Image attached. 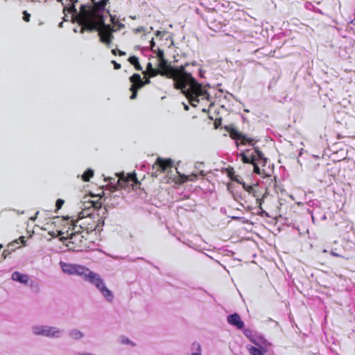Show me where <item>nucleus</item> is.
<instances>
[{
  "label": "nucleus",
  "mask_w": 355,
  "mask_h": 355,
  "mask_svg": "<svg viewBox=\"0 0 355 355\" xmlns=\"http://www.w3.org/2000/svg\"><path fill=\"white\" fill-rule=\"evenodd\" d=\"M159 61L160 75L172 79L174 88L181 90L192 106H196L201 100H209L207 91L186 71L188 64L174 67L168 64L165 58Z\"/></svg>",
  "instance_id": "nucleus-1"
},
{
  "label": "nucleus",
  "mask_w": 355,
  "mask_h": 355,
  "mask_svg": "<svg viewBox=\"0 0 355 355\" xmlns=\"http://www.w3.org/2000/svg\"><path fill=\"white\" fill-rule=\"evenodd\" d=\"M110 0H100L94 4H82L76 21L81 26L80 33L93 32L99 25L103 24L105 6Z\"/></svg>",
  "instance_id": "nucleus-2"
},
{
  "label": "nucleus",
  "mask_w": 355,
  "mask_h": 355,
  "mask_svg": "<svg viewBox=\"0 0 355 355\" xmlns=\"http://www.w3.org/2000/svg\"><path fill=\"white\" fill-rule=\"evenodd\" d=\"M62 227L52 232V235L60 236V239L65 242V245L73 251H83L89 247V235L80 229H73V225L65 223H55Z\"/></svg>",
  "instance_id": "nucleus-3"
},
{
  "label": "nucleus",
  "mask_w": 355,
  "mask_h": 355,
  "mask_svg": "<svg viewBox=\"0 0 355 355\" xmlns=\"http://www.w3.org/2000/svg\"><path fill=\"white\" fill-rule=\"evenodd\" d=\"M57 216L53 218V223H65L67 225H73V229H80L89 235L90 232L96 230L97 224L91 217L80 216Z\"/></svg>",
  "instance_id": "nucleus-4"
},
{
  "label": "nucleus",
  "mask_w": 355,
  "mask_h": 355,
  "mask_svg": "<svg viewBox=\"0 0 355 355\" xmlns=\"http://www.w3.org/2000/svg\"><path fill=\"white\" fill-rule=\"evenodd\" d=\"M250 150L240 153L241 160L245 164H252L253 165L254 173L261 175L262 178L268 176L264 169H261L259 164L264 166L268 159L264 157L263 153L258 147H254V154H249Z\"/></svg>",
  "instance_id": "nucleus-5"
},
{
  "label": "nucleus",
  "mask_w": 355,
  "mask_h": 355,
  "mask_svg": "<svg viewBox=\"0 0 355 355\" xmlns=\"http://www.w3.org/2000/svg\"><path fill=\"white\" fill-rule=\"evenodd\" d=\"M83 278L85 280L94 284L108 302H112L113 301L114 295L112 292L106 287L103 279L98 274L87 268V271L85 272Z\"/></svg>",
  "instance_id": "nucleus-6"
},
{
  "label": "nucleus",
  "mask_w": 355,
  "mask_h": 355,
  "mask_svg": "<svg viewBox=\"0 0 355 355\" xmlns=\"http://www.w3.org/2000/svg\"><path fill=\"white\" fill-rule=\"evenodd\" d=\"M98 31V35L100 37V41L102 43L105 44L109 46L112 41L114 37L112 33L115 32L116 30L114 29L112 26L110 24H105V20H103V24L99 25L96 29H94L93 31Z\"/></svg>",
  "instance_id": "nucleus-7"
},
{
  "label": "nucleus",
  "mask_w": 355,
  "mask_h": 355,
  "mask_svg": "<svg viewBox=\"0 0 355 355\" xmlns=\"http://www.w3.org/2000/svg\"><path fill=\"white\" fill-rule=\"evenodd\" d=\"M230 137L236 141V146L239 145H250L254 146L257 141L252 137H248L241 132H239L236 128H230L229 130Z\"/></svg>",
  "instance_id": "nucleus-8"
},
{
  "label": "nucleus",
  "mask_w": 355,
  "mask_h": 355,
  "mask_svg": "<svg viewBox=\"0 0 355 355\" xmlns=\"http://www.w3.org/2000/svg\"><path fill=\"white\" fill-rule=\"evenodd\" d=\"M173 167V162L171 159H163L162 157H157L153 166V168L155 169V172L153 173L152 175L157 177L158 172H168V171L171 170Z\"/></svg>",
  "instance_id": "nucleus-9"
},
{
  "label": "nucleus",
  "mask_w": 355,
  "mask_h": 355,
  "mask_svg": "<svg viewBox=\"0 0 355 355\" xmlns=\"http://www.w3.org/2000/svg\"><path fill=\"white\" fill-rule=\"evenodd\" d=\"M60 266L62 271L64 273L69 275H76L81 277H84L85 272L87 271V268L85 266L78 265V264H72L67 263L64 262H60Z\"/></svg>",
  "instance_id": "nucleus-10"
},
{
  "label": "nucleus",
  "mask_w": 355,
  "mask_h": 355,
  "mask_svg": "<svg viewBox=\"0 0 355 355\" xmlns=\"http://www.w3.org/2000/svg\"><path fill=\"white\" fill-rule=\"evenodd\" d=\"M130 81L131 83V87L130 90L132 92L130 99H135L137 96L138 90L144 87L143 80L139 73H134L130 77Z\"/></svg>",
  "instance_id": "nucleus-11"
},
{
  "label": "nucleus",
  "mask_w": 355,
  "mask_h": 355,
  "mask_svg": "<svg viewBox=\"0 0 355 355\" xmlns=\"http://www.w3.org/2000/svg\"><path fill=\"white\" fill-rule=\"evenodd\" d=\"M117 176L119 177L118 184L121 187H125L130 183H131L132 185H133V184H140L135 173H127L126 175L122 173L118 174Z\"/></svg>",
  "instance_id": "nucleus-12"
},
{
  "label": "nucleus",
  "mask_w": 355,
  "mask_h": 355,
  "mask_svg": "<svg viewBox=\"0 0 355 355\" xmlns=\"http://www.w3.org/2000/svg\"><path fill=\"white\" fill-rule=\"evenodd\" d=\"M33 331L35 334L48 337H58L60 332L55 327H35Z\"/></svg>",
  "instance_id": "nucleus-13"
},
{
  "label": "nucleus",
  "mask_w": 355,
  "mask_h": 355,
  "mask_svg": "<svg viewBox=\"0 0 355 355\" xmlns=\"http://www.w3.org/2000/svg\"><path fill=\"white\" fill-rule=\"evenodd\" d=\"M250 194L256 198V203L260 210L259 212V214L263 216V214H266V211L262 209V204L263 202V198L266 196V192L262 193V191H260V187L259 185L256 184Z\"/></svg>",
  "instance_id": "nucleus-14"
},
{
  "label": "nucleus",
  "mask_w": 355,
  "mask_h": 355,
  "mask_svg": "<svg viewBox=\"0 0 355 355\" xmlns=\"http://www.w3.org/2000/svg\"><path fill=\"white\" fill-rule=\"evenodd\" d=\"M227 320L230 324L236 327L238 329H243L244 328V322L236 313L228 315Z\"/></svg>",
  "instance_id": "nucleus-15"
},
{
  "label": "nucleus",
  "mask_w": 355,
  "mask_h": 355,
  "mask_svg": "<svg viewBox=\"0 0 355 355\" xmlns=\"http://www.w3.org/2000/svg\"><path fill=\"white\" fill-rule=\"evenodd\" d=\"M257 347L261 348L263 349L269 350L271 347L272 344L265 339L262 336L257 334L256 337L252 341Z\"/></svg>",
  "instance_id": "nucleus-16"
},
{
  "label": "nucleus",
  "mask_w": 355,
  "mask_h": 355,
  "mask_svg": "<svg viewBox=\"0 0 355 355\" xmlns=\"http://www.w3.org/2000/svg\"><path fill=\"white\" fill-rule=\"evenodd\" d=\"M12 279L14 281L19 282L22 284H27L29 280V277L27 275L20 273L17 271H15L12 274Z\"/></svg>",
  "instance_id": "nucleus-17"
},
{
  "label": "nucleus",
  "mask_w": 355,
  "mask_h": 355,
  "mask_svg": "<svg viewBox=\"0 0 355 355\" xmlns=\"http://www.w3.org/2000/svg\"><path fill=\"white\" fill-rule=\"evenodd\" d=\"M143 74L148 75L150 77H155L159 74L160 75V71L159 69L153 68L151 62H148L146 66V70L143 71Z\"/></svg>",
  "instance_id": "nucleus-18"
},
{
  "label": "nucleus",
  "mask_w": 355,
  "mask_h": 355,
  "mask_svg": "<svg viewBox=\"0 0 355 355\" xmlns=\"http://www.w3.org/2000/svg\"><path fill=\"white\" fill-rule=\"evenodd\" d=\"M248 351L251 355H264L268 350L251 346L248 348Z\"/></svg>",
  "instance_id": "nucleus-19"
},
{
  "label": "nucleus",
  "mask_w": 355,
  "mask_h": 355,
  "mask_svg": "<svg viewBox=\"0 0 355 355\" xmlns=\"http://www.w3.org/2000/svg\"><path fill=\"white\" fill-rule=\"evenodd\" d=\"M128 62L134 66L135 69L137 71L142 70V67L139 63V59L135 55H132L128 58Z\"/></svg>",
  "instance_id": "nucleus-20"
},
{
  "label": "nucleus",
  "mask_w": 355,
  "mask_h": 355,
  "mask_svg": "<svg viewBox=\"0 0 355 355\" xmlns=\"http://www.w3.org/2000/svg\"><path fill=\"white\" fill-rule=\"evenodd\" d=\"M243 332L244 335L252 342L253 339L256 337L257 335V334L254 333L252 330L250 329H243Z\"/></svg>",
  "instance_id": "nucleus-21"
},
{
  "label": "nucleus",
  "mask_w": 355,
  "mask_h": 355,
  "mask_svg": "<svg viewBox=\"0 0 355 355\" xmlns=\"http://www.w3.org/2000/svg\"><path fill=\"white\" fill-rule=\"evenodd\" d=\"M94 175V171L92 169L88 168L85 173L82 175V180L84 182H89L90 178Z\"/></svg>",
  "instance_id": "nucleus-22"
},
{
  "label": "nucleus",
  "mask_w": 355,
  "mask_h": 355,
  "mask_svg": "<svg viewBox=\"0 0 355 355\" xmlns=\"http://www.w3.org/2000/svg\"><path fill=\"white\" fill-rule=\"evenodd\" d=\"M227 176L231 179V180L234 182H239L238 179L236 178V176L234 175V170L232 167H228L226 168Z\"/></svg>",
  "instance_id": "nucleus-23"
},
{
  "label": "nucleus",
  "mask_w": 355,
  "mask_h": 355,
  "mask_svg": "<svg viewBox=\"0 0 355 355\" xmlns=\"http://www.w3.org/2000/svg\"><path fill=\"white\" fill-rule=\"evenodd\" d=\"M70 336H71V337H72L73 339L78 340V339H80L81 338H83V333H82V332H80L79 330L74 329V330H72V331L70 332Z\"/></svg>",
  "instance_id": "nucleus-24"
},
{
  "label": "nucleus",
  "mask_w": 355,
  "mask_h": 355,
  "mask_svg": "<svg viewBox=\"0 0 355 355\" xmlns=\"http://www.w3.org/2000/svg\"><path fill=\"white\" fill-rule=\"evenodd\" d=\"M197 178H198V175L196 173H191L189 175H183L182 176V179L183 180L184 182H186V181H192L193 182V181L196 180Z\"/></svg>",
  "instance_id": "nucleus-25"
},
{
  "label": "nucleus",
  "mask_w": 355,
  "mask_h": 355,
  "mask_svg": "<svg viewBox=\"0 0 355 355\" xmlns=\"http://www.w3.org/2000/svg\"><path fill=\"white\" fill-rule=\"evenodd\" d=\"M112 53L114 55H116L117 54H119L120 56H123V55H125V52L124 51H122L119 49H112Z\"/></svg>",
  "instance_id": "nucleus-26"
},
{
  "label": "nucleus",
  "mask_w": 355,
  "mask_h": 355,
  "mask_svg": "<svg viewBox=\"0 0 355 355\" xmlns=\"http://www.w3.org/2000/svg\"><path fill=\"white\" fill-rule=\"evenodd\" d=\"M23 19L26 22H29L31 19V15L26 10H25L23 12Z\"/></svg>",
  "instance_id": "nucleus-27"
},
{
  "label": "nucleus",
  "mask_w": 355,
  "mask_h": 355,
  "mask_svg": "<svg viewBox=\"0 0 355 355\" xmlns=\"http://www.w3.org/2000/svg\"><path fill=\"white\" fill-rule=\"evenodd\" d=\"M64 203V200H62V199H58L56 202H55V206H56L57 209H61V207H62Z\"/></svg>",
  "instance_id": "nucleus-28"
},
{
  "label": "nucleus",
  "mask_w": 355,
  "mask_h": 355,
  "mask_svg": "<svg viewBox=\"0 0 355 355\" xmlns=\"http://www.w3.org/2000/svg\"><path fill=\"white\" fill-rule=\"evenodd\" d=\"M157 58H158L159 60H163V59H164V58H164V51H163L162 50H161V49H159V50H158V52H157Z\"/></svg>",
  "instance_id": "nucleus-29"
},
{
  "label": "nucleus",
  "mask_w": 355,
  "mask_h": 355,
  "mask_svg": "<svg viewBox=\"0 0 355 355\" xmlns=\"http://www.w3.org/2000/svg\"><path fill=\"white\" fill-rule=\"evenodd\" d=\"M150 78L151 77H150L148 75H144V80H143L144 86L150 83Z\"/></svg>",
  "instance_id": "nucleus-30"
},
{
  "label": "nucleus",
  "mask_w": 355,
  "mask_h": 355,
  "mask_svg": "<svg viewBox=\"0 0 355 355\" xmlns=\"http://www.w3.org/2000/svg\"><path fill=\"white\" fill-rule=\"evenodd\" d=\"M143 31H144V27H143V26L137 27V28H135L133 30V32L135 33H141Z\"/></svg>",
  "instance_id": "nucleus-31"
},
{
  "label": "nucleus",
  "mask_w": 355,
  "mask_h": 355,
  "mask_svg": "<svg viewBox=\"0 0 355 355\" xmlns=\"http://www.w3.org/2000/svg\"><path fill=\"white\" fill-rule=\"evenodd\" d=\"M255 186H256V184L249 185V186L247 187V189H245V191L247 192H248V193L250 194V193H251V192H252V191H253V189H254Z\"/></svg>",
  "instance_id": "nucleus-32"
},
{
  "label": "nucleus",
  "mask_w": 355,
  "mask_h": 355,
  "mask_svg": "<svg viewBox=\"0 0 355 355\" xmlns=\"http://www.w3.org/2000/svg\"><path fill=\"white\" fill-rule=\"evenodd\" d=\"M112 63L114 65V69H121V64L119 63H117L115 60H112Z\"/></svg>",
  "instance_id": "nucleus-33"
},
{
  "label": "nucleus",
  "mask_w": 355,
  "mask_h": 355,
  "mask_svg": "<svg viewBox=\"0 0 355 355\" xmlns=\"http://www.w3.org/2000/svg\"><path fill=\"white\" fill-rule=\"evenodd\" d=\"M121 342L123 344H131V345H134V344L128 338H123Z\"/></svg>",
  "instance_id": "nucleus-34"
},
{
  "label": "nucleus",
  "mask_w": 355,
  "mask_h": 355,
  "mask_svg": "<svg viewBox=\"0 0 355 355\" xmlns=\"http://www.w3.org/2000/svg\"><path fill=\"white\" fill-rule=\"evenodd\" d=\"M94 207L96 209H98L101 207V204L98 202H92Z\"/></svg>",
  "instance_id": "nucleus-35"
},
{
  "label": "nucleus",
  "mask_w": 355,
  "mask_h": 355,
  "mask_svg": "<svg viewBox=\"0 0 355 355\" xmlns=\"http://www.w3.org/2000/svg\"><path fill=\"white\" fill-rule=\"evenodd\" d=\"M115 26H117V29H121L122 27L124 26V25L123 24H121V22L118 21L116 22V24Z\"/></svg>",
  "instance_id": "nucleus-36"
},
{
  "label": "nucleus",
  "mask_w": 355,
  "mask_h": 355,
  "mask_svg": "<svg viewBox=\"0 0 355 355\" xmlns=\"http://www.w3.org/2000/svg\"><path fill=\"white\" fill-rule=\"evenodd\" d=\"M9 254L10 253H9L8 250H4L2 255L4 257V258H6Z\"/></svg>",
  "instance_id": "nucleus-37"
},
{
  "label": "nucleus",
  "mask_w": 355,
  "mask_h": 355,
  "mask_svg": "<svg viewBox=\"0 0 355 355\" xmlns=\"http://www.w3.org/2000/svg\"><path fill=\"white\" fill-rule=\"evenodd\" d=\"M111 22L112 24L116 25L117 21H115V17L111 16Z\"/></svg>",
  "instance_id": "nucleus-38"
},
{
  "label": "nucleus",
  "mask_w": 355,
  "mask_h": 355,
  "mask_svg": "<svg viewBox=\"0 0 355 355\" xmlns=\"http://www.w3.org/2000/svg\"><path fill=\"white\" fill-rule=\"evenodd\" d=\"M249 186L248 184H245V183H243V188L245 190L247 189V187Z\"/></svg>",
  "instance_id": "nucleus-39"
},
{
  "label": "nucleus",
  "mask_w": 355,
  "mask_h": 355,
  "mask_svg": "<svg viewBox=\"0 0 355 355\" xmlns=\"http://www.w3.org/2000/svg\"><path fill=\"white\" fill-rule=\"evenodd\" d=\"M161 34H162V32H161V31H157L156 32V35H157V36H159V35H160Z\"/></svg>",
  "instance_id": "nucleus-40"
},
{
  "label": "nucleus",
  "mask_w": 355,
  "mask_h": 355,
  "mask_svg": "<svg viewBox=\"0 0 355 355\" xmlns=\"http://www.w3.org/2000/svg\"><path fill=\"white\" fill-rule=\"evenodd\" d=\"M196 349L198 350V351H200V345L197 344L196 345Z\"/></svg>",
  "instance_id": "nucleus-41"
},
{
  "label": "nucleus",
  "mask_w": 355,
  "mask_h": 355,
  "mask_svg": "<svg viewBox=\"0 0 355 355\" xmlns=\"http://www.w3.org/2000/svg\"><path fill=\"white\" fill-rule=\"evenodd\" d=\"M38 214H39V212H38V211H37V212H36V214H35V217H34V218H33H33H31V220H35V218L37 217V215Z\"/></svg>",
  "instance_id": "nucleus-42"
},
{
  "label": "nucleus",
  "mask_w": 355,
  "mask_h": 355,
  "mask_svg": "<svg viewBox=\"0 0 355 355\" xmlns=\"http://www.w3.org/2000/svg\"><path fill=\"white\" fill-rule=\"evenodd\" d=\"M20 239H21V242L24 243V236H21Z\"/></svg>",
  "instance_id": "nucleus-43"
},
{
  "label": "nucleus",
  "mask_w": 355,
  "mask_h": 355,
  "mask_svg": "<svg viewBox=\"0 0 355 355\" xmlns=\"http://www.w3.org/2000/svg\"><path fill=\"white\" fill-rule=\"evenodd\" d=\"M191 355H200V352H197V353H193Z\"/></svg>",
  "instance_id": "nucleus-44"
},
{
  "label": "nucleus",
  "mask_w": 355,
  "mask_h": 355,
  "mask_svg": "<svg viewBox=\"0 0 355 355\" xmlns=\"http://www.w3.org/2000/svg\"><path fill=\"white\" fill-rule=\"evenodd\" d=\"M58 2L62 3V5H64L63 0H57Z\"/></svg>",
  "instance_id": "nucleus-45"
},
{
  "label": "nucleus",
  "mask_w": 355,
  "mask_h": 355,
  "mask_svg": "<svg viewBox=\"0 0 355 355\" xmlns=\"http://www.w3.org/2000/svg\"><path fill=\"white\" fill-rule=\"evenodd\" d=\"M92 3V4H94V2H96V0H90Z\"/></svg>",
  "instance_id": "nucleus-46"
},
{
  "label": "nucleus",
  "mask_w": 355,
  "mask_h": 355,
  "mask_svg": "<svg viewBox=\"0 0 355 355\" xmlns=\"http://www.w3.org/2000/svg\"><path fill=\"white\" fill-rule=\"evenodd\" d=\"M331 254H332L334 256H336V257H337V256H338V255L336 253H335V252H331Z\"/></svg>",
  "instance_id": "nucleus-47"
},
{
  "label": "nucleus",
  "mask_w": 355,
  "mask_h": 355,
  "mask_svg": "<svg viewBox=\"0 0 355 355\" xmlns=\"http://www.w3.org/2000/svg\"><path fill=\"white\" fill-rule=\"evenodd\" d=\"M151 45L152 46H154L155 45V42H153V40L151 41Z\"/></svg>",
  "instance_id": "nucleus-48"
},
{
  "label": "nucleus",
  "mask_w": 355,
  "mask_h": 355,
  "mask_svg": "<svg viewBox=\"0 0 355 355\" xmlns=\"http://www.w3.org/2000/svg\"><path fill=\"white\" fill-rule=\"evenodd\" d=\"M59 26H60V27H62V22H60V23Z\"/></svg>",
  "instance_id": "nucleus-49"
},
{
  "label": "nucleus",
  "mask_w": 355,
  "mask_h": 355,
  "mask_svg": "<svg viewBox=\"0 0 355 355\" xmlns=\"http://www.w3.org/2000/svg\"><path fill=\"white\" fill-rule=\"evenodd\" d=\"M354 26H355V24H354Z\"/></svg>",
  "instance_id": "nucleus-50"
}]
</instances>
